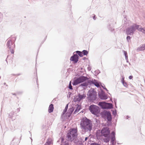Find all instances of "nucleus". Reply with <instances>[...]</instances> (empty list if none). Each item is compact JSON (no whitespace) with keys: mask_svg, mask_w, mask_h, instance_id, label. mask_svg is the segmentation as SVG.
Segmentation results:
<instances>
[{"mask_svg":"<svg viewBox=\"0 0 145 145\" xmlns=\"http://www.w3.org/2000/svg\"><path fill=\"white\" fill-rule=\"evenodd\" d=\"M81 128L85 132H90L92 127V124L91 121L85 117L83 118L80 122Z\"/></svg>","mask_w":145,"mask_h":145,"instance_id":"nucleus-1","label":"nucleus"},{"mask_svg":"<svg viewBox=\"0 0 145 145\" xmlns=\"http://www.w3.org/2000/svg\"><path fill=\"white\" fill-rule=\"evenodd\" d=\"M78 135L77 130L76 129H70L66 135L67 140L71 142L76 139Z\"/></svg>","mask_w":145,"mask_h":145,"instance_id":"nucleus-2","label":"nucleus"},{"mask_svg":"<svg viewBox=\"0 0 145 145\" xmlns=\"http://www.w3.org/2000/svg\"><path fill=\"white\" fill-rule=\"evenodd\" d=\"M138 25L136 24H133L126 29V33L127 35H131L133 34L134 32L137 29L138 30Z\"/></svg>","mask_w":145,"mask_h":145,"instance_id":"nucleus-3","label":"nucleus"},{"mask_svg":"<svg viewBox=\"0 0 145 145\" xmlns=\"http://www.w3.org/2000/svg\"><path fill=\"white\" fill-rule=\"evenodd\" d=\"M88 79V78L86 76H81L74 80L72 84L73 86H76L80 83L85 81Z\"/></svg>","mask_w":145,"mask_h":145,"instance_id":"nucleus-4","label":"nucleus"},{"mask_svg":"<svg viewBox=\"0 0 145 145\" xmlns=\"http://www.w3.org/2000/svg\"><path fill=\"white\" fill-rule=\"evenodd\" d=\"M89 110L92 114L95 115L97 114L100 112L99 107L93 105H91L89 106Z\"/></svg>","mask_w":145,"mask_h":145,"instance_id":"nucleus-5","label":"nucleus"},{"mask_svg":"<svg viewBox=\"0 0 145 145\" xmlns=\"http://www.w3.org/2000/svg\"><path fill=\"white\" fill-rule=\"evenodd\" d=\"M87 95L91 100H95L96 99L97 96V92L94 89H91L89 90Z\"/></svg>","mask_w":145,"mask_h":145,"instance_id":"nucleus-6","label":"nucleus"},{"mask_svg":"<svg viewBox=\"0 0 145 145\" xmlns=\"http://www.w3.org/2000/svg\"><path fill=\"white\" fill-rule=\"evenodd\" d=\"M99 105L102 108L104 109H111L113 107V105L112 104L104 102H99Z\"/></svg>","mask_w":145,"mask_h":145,"instance_id":"nucleus-7","label":"nucleus"},{"mask_svg":"<svg viewBox=\"0 0 145 145\" xmlns=\"http://www.w3.org/2000/svg\"><path fill=\"white\" fill-rule=\"evenodd\" d=\"M7 46L9 49L11 53L13 54L14 53L13 49L15 47V44L12 43V41L10 39H9L7 42Z\"/></svg>","mask_w":145,"mask_h":145,"instance_id":"nucleus-8","label":"nucleus"},{"mask_svg":"<svg viewBox=\"0 0 145 145\" xmlns=\"http://www.w3.org/2000/svg\"><path fill=\"white\" fill-rule=\"evenodd\" d=\"M110 132L109 128L108 127H103L101 131L102 135L105 137H109Z\"/></svg>","mask_w":145,"mask_h":145,"instance_id":"nucleus-9","label":"nucleus"},{"mask_svg":"<svg viewBox=\"0 0 145 145\" xmlns=\"http://www.w3.org/2000/svg\"><path fill=\"white\" fill-rule=\"evenodd\" d=\"M86 97V95L85 94L83 93L82 95L79 93L77 96L75 97L74 99L75 101H80L81 100L85 98Z\"/></svg>","mask_w":145,"mask_h":145,"instance_id":"nucleus-10","label":"nucleus"},{"mask_svg":"<svg viewBox=\"0 0 145 145\" xmlns=\"http://www.w3.org/2000/svg\"><path fill=\"white\" fill-rule=\"evenodd\" d=\"M78 56L77 54H74L71 57L70 60L73 61L75 63H76L78 61Z\"/></svg>","mask_w":145,"mask_h":145,"instance_id":"nucleus-11","label":"nucleus"},{"mask_svg":"<svg viewBox=\"0 0 145 145\" xmlns=\"http://www.w3.org/2000/svg\"><path fill=\"white\" fill-rule=\"evenodd\" d=\"M99 95L101 99L106 100L107 99V96L106 95L105 93L103 91H101Z\"/></svg>","mask_w":145,"mask_h":145,"instance_id":"nucleus-12","label":"nucleus"},{"mask_svg":"<svg viewBox=\"0 0 145 145\" xmlns=\"http://www.w3.org/2000/svg\"><path fill=\"white\" fill-rule=\"evenodd\" d=\"M64 139L63 137H61L60 139H59L58 142H60L61 144V145H62L63 143H64V144H63V145H70L69 143L68 142V141H65V142H64Z\"/></svg>","mask_w":145,"mask_h":145,"instance_id":"nucleus-13","label":"nucleus"},{"mask_svg":"<svg viewBox=\"0 0 145 145\" xmlns=\"http://www.w3.org/2000/svg\"><path fill=\"white\" fill-rule=\"evenodd\" d=\"M110 112H108L106 111H104L101 114L102 117L104 118H105Z\"/></svg>","mask_w":145,"mask_h":145,"instance_id":"nucleus-14","label":"nucleus"},{"mask_svg":"<svg viewBox=\"0 0 145 145\" xmlns=\"http://www.w3.org/2000/svg\"><path fill=\"white\" fill-rule=\"evenodd\" d=\"M113 24H110L108 25L107 27L108 29L111 32H113L115 30V29L114 28Z\"/></svg>","mask_w":145,"mask_h":145,"instance_id":"nucleus-15","label":"nucleus"},{"mask_svg":"<svg viewBox=\"0 0 145 145\" xmlns=\"http://www.w3.org/2000/svg\"><path fill=\"white\" fill-rule=\"evenodd\" d=\"M44 145H53V142L52 139L50 138H48Z\"/></svg>","mask_w":145,"mask_h":145,"instance_id":"nucleus-16","label":"nucleus"},{"mask_svg":"<svg viewBox=\"0 0 145 145\" xmlns=\"http://www.w3.org/2000/svg\"><path fill=\"white\" fill-rule=\"evenodd\" d=\"M115 133L114 131H112L111 133V141L110 142H115Z\"/></svg>","mask_w":145,"mask_h":145,"instance_id":"nucleus-17","label":"nucleus"},{"mask_svg":"<svg viewBox=\"0 0 145 145\" xmlns=\"http://www.w3.org/2000/svg\"><path fill=\"white\" fill-rule=\"evenodd\" d=\"M91 84H94L97 87H99L100 86V85L95 80H93L91 81Z\"/></svg>","mask_w":145,"mask_h":145,"instance_id":"nucleus-18","label":"nucleus"},{"mask_svg":"<svg viewBox=\"0 0 145 145\" xmlns=\"http://www.w3.org/2000/svg\"><path fill=\"white\" fill-rule=\"evenodd\" d=\"M75 109L74 111V114H76L81 109V106L78 105H77L76 106H75Z\"/></svg>","mask_w":145,"mask_h":145,"instance_id":"nucleus-19","label":"nucleus"},{"mask_svg":"<svg viewBox=\"0 0 145 145\" xmlns=\"http://www.w3.org/2000/svg\"><path fill=\"white\" fill-rule=\"evenodd\" d=\"M138 30L145 34V27H142L138 25Z\"/></svg>","mask_w":145,"mask_h":145,"instance_id":"nucleus-20","label":"nucleus"},{"mask_svg":"<svg viewBox=\"0 0 145 145\" xmlns=\"http://www.w3.org/2000/svg\"><path fill=\"white\" fill-rule=\"evenodd\" d=\"M54 109L53 105L52 104H50L49 107L48 112L49 113H51L53 111Z\"/></svg>","mask_w":145,"mask_h":145,"instance_id":"nucleus-21","label":"nucleus"},{"mask_svg":"<svg viewBox=\"0 0 145 145\" xmlns=\"http://www.w3.org/2000/svg\"><path fill=\"white\" fill-rule=\"evenodd\" d=\"M124 23L126 25V26H128L129 25V24L131 23V22L129 21H127L126 18L124 17L123 19Z\"/></svg>","mask_w":145,"mask_h":145,"instance_id":"nucleus-22","label":"nucleus"},{"mask_svg":"<svg viewBox=\"0 0 145 145\" xmlns=\"http://www.w3.org/2000/svg\"><path fill=\"white\" fill-rule=\"evenodd\" d=\"M145 50V44L142 45L137 48V50L139 51L143 50Z\"/></svg>","mask_w":145,"mask_h":145,"instance_id":"nucleus-23","label":"nucleus"},{"mask_svg":"<svg viewBox=\"0 0 145 145\" xmlns=\"http://www.w3.org/2000/svg\"><path fill=\"white\" fill-rule=\"evenodd\" d=\"M108 121H111L112 120L111 114L110 112L108 116L106 117Z\"/></svg>","mask_w":145,"mask_h":145,"instance_id":"nucleus-24","label":"nucleus"},{"mask_svg":"<svg viewBox=\"0 0 145 145\" xmlns=\"http://www.w3.org/2000/svg\"><path fill=\"white\" fill-rule=\"evenodd\" d=\"M124 77H123L121 78V81L124 86L125 87H127L128 86V85L127 84L126 82H125L124 80Z\"/></svg>","mask_w":145,"mask_h":145,"instance_id":"nucleus-25","label":"nucleus"},{"mask_svg":"<svg viewBox=\"0 0 145 145\" xmlns=\"http://www.w3.org/2000/svg\"><path fill=\"white\" fill-rule=\"evenodd\" d=\"M75 52L77 54H78L80 57H82L83 56V55L82 52L79 51H77Z\"/></svg>","mask_w":145,"mask_h":145,"instance_id":"nucleus-26","label":"nucleus"},{"mask_svg":"<svg viewBox=\"0 0 145 145\" xmlns=\"http://www.w3.org/2000/svg\"><path fill=\"white\" fill-rule=\"evenodd\" d=\"M74 109V108L73 107H72L70 108L69 109L68 111L69 112H70V113H71L72 114V113L73 112Z\"/></svg>","mask_w":145,"mask_h":145,"instance_id":"nucleus-27","label":"nucleus"},{"mask_svg":"<svg viewBox=\"0 0 145 145\" xmlns=\"http://www.w3.org/2000/svg\"><path fill=\"white\" fill-rule=\"evenodd\" d=\"M82 53L84 55H87L88 54V52L87 50H83Z\"/></svg>","mask_w":145,"mask_h":145,"instance_id":"nucleus-28","label":"nucleus"},{"mask_svg":"<svg viewBox=\"0 0 145 145\" xmlns=\"http://www.w3.org/2000/svg\"><path fill=\"white\" fill-rule=\"evenodd\" d=\"M14 113V112H11L9 114V117L11 118L12 119Z\"/></svg>","mask_w":145,"mask_h":145,"instance_id":"nucleus-29","label":"nucleus"},{"mask_svg":"<svg viewBox=\"0 0 145 145\" xmlns=\"http://www.w3.org/2000/svg\"><path fill=\"white\" fill-rule=\"evenodd\" d=\"M3 14L0 12V23L1 22L3 18Z\"/></svg>","mask_w":145,"mask_h":145,"instance_id":"nucleus-30","label":"nucleus"},{"mask_svg":"<svg viewBox=\"0 0 145 145\" xmlns=\"http://www.w3.org/2000/svg\"><path fill=\"white\" fill-rule=\"evenodd\" d=\"M88 85V83L87 82H84L81 84L80 85V86L86 87Z\"/></svg>","mask_w":145,"mask_h":145,"instance_id":"nucleus-31","label":"nucleus"},{"mask_svg":"<svg viewBox=\"0 0 145 145\" xmlns=\"http://www.w3.org/2000/svg\"><path fill=\"white\" fill-rule=\"evenodd\" d=\"M68 87H69V88L71 89H73L71 85V81H70L69 82Z\"/></svg>","mask_w":145,"mask_h":145,"instance_id":"nucleus-32","label":"nucleus"},{"mask_svg":"<svg viewBox=\"0 0 145 145\" xmlns=\"http://www.w3.org/2000/svg\"><path fill=\"white\" fill-rule=\"evenodd\" d=\"M125 56V59L127 60L128 59L127 54V52L125 51H123Z\"/></svg>","mask_w":145,"mask_h":145,"instance_id":"nucleus-33","label":"nucleus"},{"mask_svg":"<svg viewBox=\"0 0 145 145\" xmlns=\"http://www.w3.org/2000/svg\"><path fill=\"white\" fill-rule=\"evenodd\" d=\"M71 114V113H70V112H69L68 111V112L66 114V117L68 118L70 116Z\"/></svg>","mask_w":145,"mask_h":145,"instance_id":"nucleus-34","label":"nucleus"},{"mask_svg":"<svg viewBox=\"0 0 145 145\" xmlns=\"http://www.w3.org/2000/svg\"><path fill=\"white\" fill-rule=\"evenodd\" d=\"M104 142H108L109 141V137H107V138L104 139Z\"/></svg>","mask_w":145,"mask_h":145,"instance_id":"nucleus-35","label":"nucleus"},{"mask_svg":"<svg viewBox=\"0 0 145 145\" xmlns=\"http://www.w3.org/2000/svg\"><path fill=\"white\" fill-rule=\"evenodd\" d=\"M67 110H66L65 109L63 111V112H62V117L63 116L64 114L66 112Z\"/></svg>","mask_w":145,"mask_h":145,"instance_id":"nucleus-36","label":"nucleus"},{"mask_svg":"<svg viewBox=\"0 0 145 145\" xmlns=\"http://www.w3.org/2000/svg\"><path fill=\"white\" fill-rule=\"evenodd\" d=\"M126 39L128 42H129V40H130L131 37L129 36H128L127 37Z\"/></svg>","mask_w":145,"mask_h":145,"instance_id":"nucleus-37","label":"nucleus"},{"mask_svg":"<svg viewBox=\"0 0 145 145\" xmlns=\"http://www.w3.org/2000/svg\"><path fill=\"white\" fill-rule=\"evenodd\" d=\"M112 114L113 115L116 116V111H113L112 112Z\"/></svg>","mask_w":145,"mask_h":145,"instance_id":"nucleus-38","label":"nucleus"},{"mask_svg":"<svg viewBox=\"0 0 145 145\" xmlns=\"http://www.w3.org/2000/svg\"><path fill=\"white\" fill-rule=\"evenodd\" d=\"M111 145H116V142H111Z\"/></svg>","mask_w":145,"mask_h":145,"instance_id":"nucleus-39","label":"nucleus"},{"mask_svg":"<svg viewBox=\"0 0 145 145\" xmlns=\"http://www.w3.org/2000/svg\"><path fill=\"white\" fill-rule=\"evenodd\" d=\"M68 104H67L66 105L65 107V109L67 110V109H68Z\"/></svg>","mask_w":145,"mask_h":145,"instance_id":"nucleus-40","label":"nucleus"},{"mask_svg":"<svg viewBox=\"0 0 145 145\" xmlns=\"http://www.w3.org/2000/svg\"><path fill=\"white\" fill-rule=\"evenodd\" d=\"M133 76H129V78L130 79H131L133 78Z\"/></svg>","mask_w":145,"mask_h":145,"instance_id":"nucleus-41","label":"nucleus"},{"mask_svg":"<svg viewBox=\"0 0 145 145\" xmlns=\"http://www.w3.org/2000/svg\"><path fill=\"white\" fill-rule=\"evenodd\" d=\"M102 87H103V88L104 89H105L106 90L108 91L107 89L105 87V88L103 86H102Z\"/></svg>","mask_w":145,"mask_h":145,"instance_id":"nucleus-42","label":"nucleus"},{"mask_svg":"<svg viewBox=\"0 0 145 145\" xmlns=\"http://www.w3.org/2000/svg\"><path fill=\"white\" fill-rule=\"evenodd\" d=\"M88 139V137H86L85 139V141H86Z\"/></svg>","mask_w":145,"mask_h":145,"instance_id":"nucleus-43","label":"nucleus"},{"mask_svg":"<svg viewBox=\"0 0 145 145\" xmlns=\"http://www.w3.org/2000/svg\"><path fill=\"white\" fill-rule=\"evenodd\" d=\"M93 19L94 20H95V19H96V18H95V15H94V16H93Z\"/></svg>","mask_w":145,"mask_h":145,"instance_id":"nucleus-44","label":"nucleus"},{"mask_svg":"<svg viewBox=\"0 0 145 145\" xmlns=\"http://www.w3.org/2000/svg\"><path fill=\"white\" fill-rule=\"evenodd\" d=\"M88 69L89 70V71H90L91 70V68H90V67H88Z\"/></svg>","mask_w":145,"mask_h":145,"instance_id":"nucleus-45","label":"nucleus"},{"mask_svg":"<svg viewBox=\"0 0 145 145\" xmlns=\"http://www.w3.org/2000/svg\"><path fill=\"white\" fill-rule=\"evenodd\" d=\"M87 59L86 58V57H84V59H84V60H85V59Z\"/></svg>","mask_w":145,"mask_h":145,"instance_id":"nucleus-46","label":"nucleus"},{"mask_svg":"<svg viewBox=\"0 0 145 145\" xmlns=\"http://www.w3.org/2000/svg\"><path fill=\"white\" fill-rule=\"evenodd\" d=\"M129 117L128 116H127V117H126V118L127 119H128Z\"/></svg>","mask_w":145,"mask_h":145,"instance_id":"nucleus-47","label":"nucleus"},{"mask_svg":"<svg viewBox=\"0 0 145 145\" xmlns=\"http://www.w3.org/2000/svg\"><path fill=\"white\" fill-rule=\"evenodd\" d=\"M14 40H16V38H15V37H14Z\"/></svg>","mask_w":145,"mask_h":145,"instance_id":"nucleus-48","label":"nucleus"},{"mask_svg":"<svg viewBox=\"0 0 145 145\" xmlns=\"http://www.w3.org/2000/svg\"><path fill=\"white\" fill-rule=\"evenodd\" d=\"M4 84L5 85V84H6V83H4Z\"/></svg>","mask_w":145,"mask_h":145,"instance_id":"nucleus-49","label":"nucleus"},{"mask_svg":"<svg viewBox=\"0 0 145 145\" xmlns=\"http://www.w3.org/2000/svg\"><path fill=\"white\" fill-rule=\"evenodd\" d=\"M13 95H15V94H13Z\"/></svg>","mask_w":145,"mask_h":145,"instance_id":"nucleus-50","label":"nucleus"}]
</instances>
